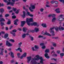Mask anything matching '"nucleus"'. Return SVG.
<instances>
[{"mask_svg":"<svg viewBox=\"0 0 64 64\" xmlns=\"http://www.w3.org/2000/svg\"><path fill=\"white\" fill-rule=\"evenodd\" d=\"M26 22L28 25V26H30L31 25H32V26H33V25L36 26L37 25V22H34L31 24L30 23L31 22H33V18H26Z\"/></svg>","mask_w":64,"mask_h":64,"instance_id":"f257e3e1","label":"nucleus"},{"mask_svg":"<svg viewBox=\"0 0 64 64\" xmlns=\"http://www.w3.org/2000/svg\"><path fill=\"white\" fill-rule=\"evenodd\" d=\"M36 57H37V58H34L33 59V60H38L40 59V63L41 64H43V61H44V60H43V58L41 56L40 57V56L38 55L36 56Z\"/></svg>","mask_w":64,"mask_h":64,"instance_id":"f03ea898","label":"nucleus"},{"mask_svg":"<svg viewBox=\"0 0 64 64\" xmlns=\"http://www.w3.org/2000/svg\"><path fill=\"white\" fill-rule=\"evenodd\" d=\"M54 28L55 30L57 32H59V30L61 31V26H60L58 27L56 26Z\"/></svg>","mask_w":64,"mask_h":64,"instance_id":"7ed1b4c3","label":"nucleus"},{"mask_svg":"<svg viewBox=\"0 0 64 64\" xmlns=\"http://www.w3.org/2000/svg\"><path fill=\"white\" fill-rule=\"evenodd\" d=\"M64 19V18H63V15L62 14L60 15L59 16L58 18V20L60 21H63Z\"/></svg>","mask_w":64,"mask_h":64,"instance_id":"20e7f679","label":"nucleus"},{"mask_svg":"<svg viewBox=\"0 0 64 64\" xmlns=\"http://www.w3.org/2000/svg\"><path fill=\"white\" fill-rule=\"evenodd\" d=\"M6 46H8V47H11L13 46V44L10 43V42H9L8 40L6 41Z\"/></svg>","mask_w":64,"mask_h":64,"instance_id":"39448f33","label":"nucleus"},{"mask_svg":"<svg viewBox=\"0 0 64 64\" xmlns=\"http://www.w3.org/2000/svg\"><path fill=\"white\" fill-rule=\"evenodd\" d=\"M27 62L28 63H30V60H31V57L29 56V57H27Z\"/></svg>","mask_w":64,"mask_h":64,"instance_id":"423d86ee","label":"nucleus"},{"mask_svg":"<svg viewBox=\"0 0 64 64\" xmlns=\"http://www.w3.org/2000/svg\"><path fill=\"white\" fill-rule=\"evenodd\" d=\"M27 55V53L26 52H25L22 55V56H21V57H20V58L21 59H22L23 58V57H26V56Z\"/></svg>","mask_w":64,"mask_h":64,"instance_id":"0eeeda50","label":"nucleus"},{"mask_svg":"<svg viewBox=\"0 0 64 64\" xmlns=\"http://www.w3.org/2000/svg\"><path fill=\"white\" fill-rule=\"evenodd\" d=\"M26 23V22L25 21H21V26L22 27H23L24 26V25H25V24Z\"/></svg>","mask_w":64,"mask_h":64,"instance_id":"6e6552de","label":"nucleus"},{"mask_svg":"<svg viewBox=\"0 0 64 64\" xmlns=\"http://www.w3.org/2000/svg\"><path fill=\"white\" fill-rule=\"evenodd\" d=\"M23 14L22 15V16L23 18H25L26 16V12L25 11H23Z\"/></svg>","mask_w":64,"mask_h":64,"instance_id":"1a4fd4ad","label":"nucleus"},{"mask_svg":"<svg viewBox=\"0 0 64 64\" xmlns=\"http://www.w3.org/2000/svg\"><path fill=\"white\" fill-rule=\"evenodd\" d=\"M44 56L47 59H49L50 57L48 56V54L47 53H45L44 54Z\"/></svg>","mask_w":64,"mask_h":64,"instance_id":"9d476101","label":"nucleus"},{"mask_svg":"<svg viewBox=\"0 0 64 64\" xmlns=\"http://www.w3.org/2000/svg\"><path fill=\"white\" fill-rule=\"evenodd\" d=\"M31 63L32 64H37V62L35 60H32L31 62Z\"/></svg>","mask_w":64,"mask_h":64,"instance_id":"9b49d317","label":"nucleus"},{"mask_svg":"<svg viewBox=\"0 0 64 64\" xmlns=\"http://www.w3.org/2000/svg\"><path fill=\"white\" fill-rule=\"evenodd\" d=\"M44 35H48V36H51L50 34L48 33H47V32L46 31V32H44Z\"/></svg>","mask_w":64,"mask_h":64,"instance_id":"f8f14e48","label":"nucleus"},{"mask_svg":"<svg viewBox=\"0 0 64 64\" xmlns=\"http://www.w3.org/2000/svg\"><path fill=\"white\" fill-rule=\"evenodd\" d=\"M4 12V9L3 8H2L0 9V13H1V14H3Z\"/></svg>","mask_w":64,"mask_h":64,"instance_id":"ddd939ff","label":"nucleus"},{"mask_svg":"<svg viewBox=\"0 0 64 64\" xmlns=\"http://www.w3.org/2000/svg\"><path fill=\"white\" fill-rule=\"evenodd\" d=\"M55 11H56V13H59L60 12L59 11V8H58L55 10Z\"/></svg>","mask_w":64,"mask_h":64,"instance_id":"4468645a","label":"nucleus"},{"mask_svg":"<svg viewBox=\"0 0 64 64\" xmlns=\"http://www.w3.org/2000/svg\"><path fill=\"white\" fill-rule=\"evenodd\" d=\"M50 33H52V36H54L55 34H54V31L53 30H51L50 31Z\"/></svg>","mask_w":64,"mask_h":64,"instance_id":"2eb2a0df","label":"nucleus"},{"mask_svg":"<svg viewBox=\"0 0 64 64\" xmlns=\"http://www.w3.org/2000/svg\"><path fill=\"white\" fill-rule=\"evenodd\" d=\"M10 56L11 57H12V58H14V54L12 52H11Z\"/></svg>","mask_w":64,"mask_h":64,"instance_id":"dca6fc26","label":"nucleus"},{"mask_svg":"<svg viewBox=\"0 0 64 64\" xmlns=\"http://www.w3.org/2000/svg\"><path fill=\"white\" fill-rule=\"evenodd\" d=\"M9 36V34H6L4 35V38H7L8 37V36Z\"/></svg>","mask_w":64,"mask_h":64,"instance_id":"f3484780","label":"nucleus"},{"mask_svg":"<svg viewBox=\"0 0 64 64\" xmlns=\"http://www.w3.org/2000/svg\"><path fill=\"white\" fill-rule=\"evenodd\" d=\"M34 31L36 32H38V31H39V28H34Z\"/></svg>","mask_w":64,"mask_h":64,"instance_id":"a211bd4d","label":"nucleus"},{"mask_svg":"<svg viewBox=\"0 0 64 64\" xmlns=\"http://www.w3.org/2000/svg\"><path fill=\"white\" fill-rule=\"evenodd\" d=\"M16 51L19 50L20 51V52H22V49H21V48L20 47L18 48L17 49H16Z\"/></svg>","mask_w":64,"mask_h":64,"instance_id":"6ab92c4d","label":"nucleus"},{"mask_svg":"<svg viewBox=\"0 0 64 64\" xmlns=\"http://www.w3.org/2000/svg\"><path fill=\"white\" fill-rule=\"evenodd\" d=\"M42 26H43V27L45 28L47 27L46 26V24H42Z\"/></svg>","mask_w":64,"mask_h":64,"instance_id":"aec40b11","label":"nucleus"},{"mask_svg":"<svg viewBox=\"0 0 64 64\" xmlns=\"http://www.w3.org/2000/svg\"><path fill=\"white\" fill-rule=\"evenodd\" d=\"M29 37L30 38V40L31 41H33L34 40V38L33 37H32L30 35Z\"/></svg>","mask_w":64,"mask_h":64,"instance_id":"412c9836","label":"nucleus"},{"mask_svg":"<svg viewBox=\"0 0 64 64\" xmlns=\"http://www.w3.org/2000/svg\"><path fill=\"white\" fill-rule=\"evenodd\" d=\"M22 30L23 32H26V30H27V29L25 28H23Z\"/></svg>","mask_w":64,"mask_h":64,"instance_id":"4be33fe9","label":"nucleus"},{"mask_svg":"<svg viewBox=\"0 0 64 64\" xmlns=\"http://www.w3.org/2000/svg\"><path fill=\"white\" fill-rule=\"evenodd\" d=\"M31 7H32V9H35V6L34 5H32V4L31 5Z\"/></svg>","mask_w":64,"mask_h":64,"instance_id":"5701e85b","label":"nucleus"},{"mask_svg":"<svg viewBox=\"0 0 64 64\" xmlns=\"http://www.w3.org/2000/svg\"><path fill=\"white\" fill-rule=\"evenodd\" d=\"M8 21L7 23V24L8 25H10V24H11V20H8Z\"/></svg>","mask_w":64,"mask_h":64,"instance_id":"b1692460","label":"nucleus"},{"mask_svg":"<svg viewBox=\"0 0 64 64\" xmlns=\"http://www.w3.org/2000/svg\"><path fill=\"white\" fill-rule=\"evenodd\" d=\"M55 20H56V18H53L52 20V22H55Z\"/></svg>","mask_w":64,"mask_h":64,"instance_id":"393cba45","label":"nucleus"},{"mask_svg":"<svg viewBox=\"0 0 64 64\" xmlns=\"http://www.w3.org/2000/svg\"><path fill=\"white\" fill-rule=\"evenodd\" d=\"M0 25L1 26L3 27V25H5V24L4 23V22H0Z\"/></svg>","mask_w":64,"mask_h":64,"instance_id":"a878e982","label":"nucleus"},{"mask_svg":"<svg viewBox=\"0 0 64 64\" xmlns=\"http://www.w3.org/2000/svg\"><path fill=\"white\" fill-rule=\"evenodd\" d=\"M26 34H24L22 36V38H25L26 37Z\"/></svg>","mask_w":64,"mask_h":64,"instance_id":"bb28decb","label":"nucleus"},{"mask_svg":"<svg viewBox=\"0 0 64 64\" xmlns=\"http://www.w3.org/2000/svg\"><path fill=\"white\" fill-rule=\"evenodd\" d=\"M64 56V53H62L60 54V56L61 58H62L63 56Z\"/></svg>","mask_w":64,"mask_h":64,"instance_id":"cd10ccee","label":"nucleus"},{"mask_svg":"<svg viewBox=\"0 0 64 64\" xmlns=\"http://www.w3.org/2000/svg\"><path fill=\"white\" fill-rule=\"evenodd\" d=\"M12 10L13 11H14V12H15V11H16L17 10V8L13 7L12 8Z\"/></svg>","mask_w":64,"mask_h":64,"instance_id":"c85d7f7f","label":"nucleus"},{"mask_svg":"<svg viewBox=\"0 0 64 64\" xmlns=\"http://www.w3.org/2000/svg\"><path fill=\"white\" fill-rule=\"evenodd\" d=\"M19 10H20V9L17 10L16 11H15V13H16V14H18V13H19Z\"/></svg>","mask_w":64,"mask_h":64,"instance_id":"c756f323","label":"nucleus"},{"mask_svg":"<svg viewBox=\"0 0 64 64\" xmlns=\"http://www.w3.org/2000/svg\"><path fill=\"white\" fill-rule=\"evenodd\" d=\"M34 48L35 49H39V47L38 46L35 45L34 46Z\"/></svg>","mask_w":64,"mask_h":64,"instance_id":"7c9ffc66","label":"nucleus"},{"mask_svg":"<svg viewBox=\"0 0 64 64\" xmlns=\"http://www.w3.org/2000/svg\"><path fill=\"white\" fill-rule=\"evenodd\" d=\"M5 21V20L3 18H2L0 19V22H2V21Z\"/></svg>","mask_w":64,"mask_h":64,"instance_id":"2f4dec72","label":"nucleus"},{"mask_svg":"<svg viewBox=\"0 0 64 64\" xmlns=\"http://www.w3.org/2000/svg\"><path fill=\"white\" fill-rule=\"evenodd\" d=\"M9 41H10L12 42H13V43H14V42H15L14 40L13 39H11Z\"/></svg>","mask_w":64,"mask_h":64,"instance_id":"473e14b6","label":"nucleus"},{"mask_svg":"<svg viewBox=\"0 0 64 64\" xmlns=\"http://www.w3.org/2000/svg\"><path fill=\"white\" fill-rule=\"evenodd\" d=\"M1 53H0V55H2L3 56V51L2 50H1L0 51Z\"/></svg>","mask_w":64,"mask_h":64,"instance_id":"72a5a7b5","label":"nucleus"},{"mask_svg":"<svg viewBox=\"0 0 64 64\" xmlns=\"http://www.w3.org/2000/svg\"><path fill=\"white\" fill-rule=\"evenodd\" d=\"M49 49H46L45 51V53H48L49 52Z\"/></svg>","mask_w":64,"mask_h":64,"instance_id":"f704fd0d","label":"nucleus"},{"mask_svg":"<svg viewBox=\"0 0 64 64\" xmlns=\"http://www.w3.org/2000/svg\"><path fill=\"white\" fill-rule=\"evenodd\" d=\"M12 32H14V33H15L17 32V30L16 29H14L13 30H12Z\"/></svg>","mask_w":64,"mask_h":64,"instance_id":"c9c22d12","label":"nucleus"},{"mask_svg":"<svg viewBox=\"0 0 64 64\" xmlns=\"http://www.w3.org/2000/svg\"><path fill=\"white\" fill-rule=\"evenodd\" d=\"M11 2H10V1H9V2L8 1V2H6L7 3V5H10V4Z\"/></svg>","mask_w":64,"mask_h":64,"instance_id":"e433bc0d","label":"nucleus"},{"mask_svg":"<svg viewBox=\"0 0 64 64\" xmlns=\"http://www.w3.org/2000/svg\"><path fill=\"white\" fill-rule=\"evenodd\" d=\"M29 10H30V11L32 12H33L34 10H33L31 9V7H30L29 8Z\"/></svg>","mask_w":64,"mask_h":64,"instance_id":"4c0bfd02","label":"nucleus"},{"mask_svg":"<svg viewBox=\"0 0 64 64\" xmlns=\"http://www.w3.org/2000/svg\"><path fill=\"white\" fill-rule=\"evenodd\" d=\"M15 3L13 2H11L10 3V5H11L12 6H14V4Z\"/></svg>","mask_w":64,"mask_h":64,"instance_id":"58836bf2","label":"nucleus"},{"mask_svg":"<svg viewBox=\"0 0 64 64\" xmlns=\"http://www.w3.org/2000/svg\"><path fill=\"white\" fill-rule=\"evenodd\" d=\"M16 18V16L15 15H14L12 16V19H15Z\"/></svg>","mask_w":64,"mask_h":64,"instance_id":"ea45409f","label":"nucleus"},{"mask_svg":"<svg viewBox=\"0 0 64 64\" xmlns=\"http://www.w3.org/2000/svg\"><path fill=\"white\" fill-rule=\"evenodd\" d=\"M57 54H53L52 55V56H56V57H57Z\"/></svg>","mask_w":64,"mask_h":64,"instance_id":"a19ab883","label":"nucleus"},{"mask_svg":"<svg viewBox=\"0 0 64 64\" xmlns=\"http://www.w3.org/2000/svg\"><path fill=\"white\" fill-rule=\"evenodd\" d=\"M9 16H10V15L8 14H6L5 15V17H8Z\"/></svg>","mask_w":64,"mask_h":64,"instance_id":"79ce46f5","label":"nucleus"},{"mask_svg":"<svg viewBox=\"0 0 64 64\" xmlns=\"http://www.w3.org/2000/svg\"><path fill=\"white\" fill-rule=\"evenodd\" d=\"M51 60H54V61H56V60H57V59L55 58H52L51 59H50Z\"/></svg>","mask_w":64,"mask_h":64,"instance_id":"37998d69","label":"nucleus"},{"mask_svg":"<svg viewBox=\"0 0 64 64\" xmlns=\"http://www.w3.org/2000/svg\"><path fill=\"white\" fill-rule=\"evenodd\" d=\"M30 12H27L26 13V15L27 16H29L30 15Z\"/></svg>","mask_w":64,"mask_h":64,"instance_id":"c03bdc74","label":"nucleus"},{"mask_svg":"<svg viewBox=\"0 0 64 64\" xmlns=\"http://www.w3.org/2000/svg\"><path fill=\"white\" fill-rule=\"evenodd\" d=\"M55 15L54 14H52V18H55Z\"/></svg>","mask_w":64,"mask_h":64,"instance_id":"a18cd8bd","label":"nucleus"},{"mask_svg":"<svg viewBox=\"0 0 64 64\" xmlns=\"http://www.w3.org/2000/svg\"><path fill=\"white\" fill-rule=\"evenodd\" d=\"M55 28V26H53L52 28H50V30H53Z\"/></svg>","mask_w":64,"mask_h":64,"instance_id":"49530a36","label":"nucleus"},{"mask_svg":"<svg viewBox=\"0 0 64 64\" xmlns=\"http://www.w3.org/2000/svg\"><path fill=\"white\" fill-rule=\"evenodd\" d=\"M23 9L24 10H28V9L27 8H25V6H23Z\"/></svg>","mask_w":64,"mask_h":64,"instance_id":"de8ad7c7","label":"nucleus"},{"mask_svg":"<svg viewBox=\"0 0 64 64\" xmlns=\"http://www.w3.org/2000/svg\"><path fill=\"white\" fill-rule=\"evenodd\" d=\"M38 38H43L44 36H43L40 35L38 36Z\"/></svg>","mask_w":64,"mask_h":64,"instance_id":"09e8293b","label":"nucleus"},{"mask_svg":"<svg viewBox=\"0 0 64 64\" xmlns=\"http://www.w3.org/2000/svg\"><path fill=\"white\" fill-rule=\"evenodd\" d=\"M57 53H58V54H60V51L59 50H57Z\"/></svg>","mask_w":64,"mask_h":64,"instance_id":"8fccbe9b","label":"nucleus"},{"mask_svg":"<svg viewBox=\"0 0 64 64\" xmlns=\"http://www.w3.org/2000/svg\"><path fill=\"white\" fill-rule=\"evenodd\" d=\"M15 62V60H11V63H13Z\"/></svg>","mask_w":64,"mask_h":64,"instance_id":"3c124183","label":"nucleus"},{"mask_svg":"<svg viewBox=\"0 0 64 64\" xmlns=\"http://www.w3.org/2000/svg\"><path fill=\"white\" fill-rule=\"evenodd\" d=\"M14 24L15 25L17 26L18 25V24H17V22H14Z\"/></svg>","mask_w":64,"mask_h":64,"instance_id":"603ef678","label":"nucleus"},{"mask_svg":"<svg viewBox=\"0 0 64 64\" xmlns=\"http://www.w3.org/2000/svg\"><path fill=\"white\" fill-rule=\"evenodd\" d=\"M31 32H32V33H34L35 32V30H30Z\"/></svg>","mask_w":64,"mask_h":64,"instance_id":"864d4df0","label":"nucleus"},{"mask_svg":"<svg viewBox=\"0 0 64 64\" xmlns=\"http://www.w3.org/2000/svg\"><path fill=\"white\" fill-rule=\"evenodd\" d=\"M3 1L4 2H6V3L8 2V0H3Z\"/></svg>","mask_w":64,"mask_h":64,"instance_id":"5fc2aeb1","label":"nucleus"},{"mask_svg":"<svg viewBox=\"0 0 64 64\" xmlns=\"http://www.w3.org/2000/svg\"><path fill=\"white\" fill-rule=\"evenodd\" d=\"M44 45V44L43 43H42L40 44V46H43Z\"/></svg>","mask_w":64,"mask_h":64,"instance_id":"6e6d98bb","label":"nucleus"},{"mask_svg":"<svg viewBox=\"0 0 64 64\" xmlns=\"http://www.w3.org/2000/svg\"><path fill=\"white\" fill-rule=\"evenodd\" d=\"M59 1H60V2H62V3H64V0H59Z\"/></svg>","mask_w":64,"mask_h":64,"instance_id":"4d7b16f0","label":"nucleus"},{"mask_svg":"<svg viewBox=\"0 0 64 64\" xmlns=\"http://www.w3.org/2000/svg\"><path fill=\"white\" fill-rule=\"evenodd\" d=\"M18 21V19H16V20L14 21V22H17Z\"/></svg>","mask_w":64,"mask_h":64,"instance_id":"13d9d810","label":"nucleus"},{"mask_svg":"<svg viewBox=\"0 0 64 64\" xmlns=\"http://www.w3.org/2000/svg\"><path fill=\"white\" fill-rule=\"evenodd\" d=\"M45 46H43L42 47V48L43 49H44V48H45Z\"/></svg>","mask_w":64,"mask_h":64,"instance_id":"bf43d9fd","label":"nucleus"},{"mask_svg":"<svg viewBox=\"0 0 64 64\" xmlns=\"http://www.w3.org/2000/svg\"><path fill=\"white\" fill-rule=\"evenodd\" d=\"M54 3H55V4H57L58 3V2L57 1H55L54 2Z\"/></svg>","mask_w":64,"mask_h":64,"instance_id":"052dcab7","label":"nucleus"},{"mask_svg":"<svg viewBox=\"0 0 64 64\" xmlns=\"http://www.w3.org/2000/svg\"><path fill=\"white\" fill-rule=\"evenodd\" d=\"M40 11L41 12H43V10H44V9L43 8H41L40 10Z\"/></svg>","mask_w":64,"mask_h":64,"instance_id":"680f3d73","label":"nucleus"},{"mask_svg":"<svg viewBox=\"0 0 64 64\" xmlns=\"http://www.w3.org/2000/svg\"><path fill=\"white\" fill-rule=\"evenodd\" d=\"M53 45L54 47H55L56 46V44L54 43L53 44Z\"/></svg>","mask_w":64,"mask_h":64,"instance_id":"e2e57ef3","label":"nucleus"},{"mask_svg":"<svg viewBox=\"0 0 64 64\" xmlns=\"http://www.w3.org/2000/svg\"><path fill=\"white\" fill-rule=\"evenodd\" d=\"M4 6V4H1L0 3V7H1V6Z\"/></svg>","mask_w":64,"mask_h":64,"instance_id":"0e129e2a","label":"nucleus"},{"mask_svg":"<svg viewBox=\"0 0 64 64\" xmlns=\"http://www.w3.org/2000/svg\"><path fill=\"white\" fill-rule=\"evenodd\" d=\"M30 16V17H33V15L32 14H30V16Z\"/></svg>","mask_w":64,"mask_h":64,"instance_id":"69168bd1","label":"nucleus"},{"mask_svg":"<svg viewBox=\"0 0 64 64\" xmlns=\"http://www.w3.org/2000/svg\"><path fill=\"white\" fill-rule=\"evenodd\" d=\"M53 6L54 7H58V5H57L56 6H54V5H53Z\"/></svg>","mask_w":64,"mask_h":64,"instance_id":"338daca9","label":"nucleus"},{"mask_svg":"<svg viewBox=\"0 0 64 64\" xmlns=\"http://www.w3.org/2000/svg\"><path fill=\"white\" fill-rule=\"evenodd\" d=\"M7 9H11V7L10 6H8V8H7Z\"/></svg>","mask_w":64,"mask_h":64,"instance_id":"774afa93","label":"nucleus"}]
</instances>
